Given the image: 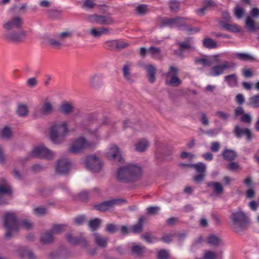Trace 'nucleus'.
I'll list each match as a JSON object with an SVG mask.
<instances>
[{"mask_svg":"<svg viewBox=\"0 0 259 259\" xmlns=\"http://www.w3.org/2000/svg\"><path fill=\"white\" fill-rule=\"evenodd\" d=\"M4 226L6 230L5 238L7 240H9L21 228L26 230L32 228V224L26 220H23L19 222L14 214L7 213L4 217Z\"/></svg>","mask_w":259,"mask_h":259,"instance_id":"nucleus-1","label":"nucleus"},{"mask_svg":"<svg viewBox=\"0 0 259 259\" xmlns=\"http://www.w3.org/2000/svg\"><path fill=\"white\" fill-rule=\"evenodd\" d=\"M69 132L67 121H56L50 127V139L55 144H61L65 141V138L68 135Z\"/></svg>","mask_w":259,"mask_h":259,"instance_id":"nucleus-2","label":"nucleus"},{"mask_svg":"<svg viewBox=\"0 0 259 259\" xmlns=\"http://www.w3.org/2000/svg\"><path fill=\"white\" fill-rule=\"evenodd\" d=\"M248 223L247 217L241 210L233 212L229 217V225L237 233H241Z\"/></svg>","mask_w":259,"mask_h":259,"instance_id":"nucleus-3","label":"nucleus"},{"mask_svg":"<svg viewBox=\"0 0 259 259\" xmlns=\"http://www.w3.org/2000/svg\"><path fill=\"white\" fill-rule=\"evenodd\" d=\"M235 66V63L225 61L211 67L209 70V74L212 76H218L223 74L225 70L234 68Z\"/></svg>","mask_w":259,"mask_h":259,"instance_id":"nucleus-4","label":"nucleus"},{"mask_svg":"<svg viewBox=\"0 0 259 259\" xmlns=\"http://www.w3.org/2000/svg\"><path fill=\"white\" fill-rule=\"evenodd\" d=\"M26 36V31L21 30L18 31L6 32L4 34V38L9 42L18 44L23 42Z\"/></svg>","mask_w":259,"mask_h":259,"instance_id":"nucleus-5","label":"nucleus"},{"mask_svg":"<svg viewBox=\"0 0 259 259\" xmlns=\"http://www.w3.org/2000/svg\"><path fill=\"white\" fill-rule=\"evenodd\" d=\"M179 69L178 68L170 66L169 67L168 71L164 73L163 75L165 77L166 80H168V84L172 87H178L182 83V80L178 77Z\"/></svg>","mask_w":259,"mask_h":259,"instance_id":"nucleus-6","label":"nucleus"},{"mask_svg":"<svg viewBox=\"0 0 259 259\" xmlns=\"http://www.w3.org/2000/svg\"><path fill=\"white\" fill-rule=\"evenodd\" d=\"M83 163L87 168L94 172H99L102 167L100 159L95 155L87 156Z\"/></svg>","mask_w":259,"mask_h":259,"instance_id":"nucleus-7","label":"nucleus"},{"mask_svg":"<svg viewBox=\"0 0 259 259\" xmlns=\"http://www.w3.org/2000/svg\"><path fill=\"white\" fill-rule=\"evenodd\" d=\"M126 203V200L124 199H113L95 205L94 208L100 211H106L115 206L120 205Z\"/></svg>","mask_w":259,"mask_h":259,"instance_id":"nucleus-8","label":"nucleus"},{"mask_svg":"<svg viewBox=\"0 0 259 259\" xmlns=\"http://www.w3.org/2000/svg\"><path fill=\"white\" fill-rule=\"evenodd\" d=\"M91 23H96L103 25H109L114 23V19L110 15H102L98 14L90 15L87 18Z\"/></svg>","mask_w":259,"mask_h":259,"instance_id":"nucleus-9","label":"nucleus"},{"mask_svg":"<svg viewBox=\"0 0 259 259\" xmlns=\"http://www.w3.org/2000/svg\"><path fill=\"white\" fill-rule=\"evenodd\" d=\"M175 26H177L180 30H183L189 34H193L198 32L200 29L198 27L192 28L190 25H186L185 22L188 20L186 17H177L175 18Z\"/></svg>","mask_w":259,"mask_h":259,"instance_id":"nucleus-10","label":"nucleus"},{"mask_svg":"<svg viewBox=\"0 0 259 259\" xmlns=\"http://www.w3.org/2000/svg\"><path fill=\"white\" fill-rule=\"evenodd\" d=\"M32 155L36 158L47 159H51L54 156V152L44 145L35 147L32 151Z\"/></svg>","mask_w":259,"mask_h":259,"instance_id":"nucleus-11","label":"nucleus"},{"mask_svg":"<svg viewBox=\"0 0 259 259\" xmlns=\"http://www.w3.org/2000/svg\"><path fill=\"white\" fill-rule=\"evenodd\" d=\"M250 16L246 17L245 24L247 29L251 32H254L256 30L255 21L253 18H259V9L255 7L249 12Z\"/></svg>","mask_w":259,"mask_h":259,"instance_id":"nucleus-12","label":"nucleus"},{"mask_svg":"<svg viewBox=\"0 0 259 259\" xmlns=\"http://www.w3.org/2000/svg\"><path fill=\"white\" fill-rule=\"evenodd\" d=\"M90 147V144L83 137H80L74 141L68 151L72 153H78L83 149Z\"/></svg>","mask_w":259,"mask_h":259,"instance_id":"nucleus-13","label":"nucleus"},{"mask_svg":"<svg viewBox=\"0 0 259 259\" xmlns=\"http://www.w3.org/2000/svg\"><path fill=\"white\" fill-rule=\"evenodd\" d=\"M54 108L51 102L49 101H44L37 107L36 110L34 112V115L37 116L39 115H48L54 112Z\"/></svg>","mask_w":259,"mask_h":259,"instance_id":"nucleus-14","label":"nucleus"},{"mask_svg":"<svg viewBox=\"0 0 259 259\" xmlns=\"http://www.w3.org/2000/svg\"><path fill=\"white\" fill-rule=\"evenodd\" d=\"M146 253V247L140 243L133 242L131 246V253L133 256L142 258Z\"/></svg>","mask_w":259,"mask_h":259,"instance_id":"nucleus-15","label":"nucleus"},{"mask_svg":"<svg viewBox=\"0 0 259 259\" xmlns=\"http://www.w3.org/2000/svg\"><path fill=\"white\" fill-rule=\"evenodd\" d=\"M130 182L140 180L142 176V168L137 164H128Z\"/></svg>","mask_w":259,"mask_h":259,"instance_id":"nucleus-16","label":"nucleus"},{"mask_svg":"<svg viewBox=\"0 0 259 259\" xmlns=\"http://www.w3.org/2000/svg\"><path fill=\"white\" fill-rule=\"evenodd\" d=\"M70 168V162L67 159L58 160L56 165V171L60 175L67 174Z\"/></svg>","mask_w":259,"mask_h":259,"instance_id":"nucleus-17","label":"nucleus"},{"mask_svg":"<svg viewBox=\"0 0 259 259\" xmlns=\"http://www.w3.org/2000/svg\"><path fill=\"white\" fill-rule=\"evenodd\" d=\"M23 25V20L19 16H15L10 19L3 25V27L7 30L14 28H19Z\"/></svg>","mask_w":259,"mask_h":259,"instance_id":"nucleus-18","label":"nucleus"},{"mask_svg":"<svg viewBox=\"0 0 259 259\" xmlns=\"http://www.w3.org/2000/svg\"><path fill=\"white\" fill-rule=\"evenodd\" d=\"M128 164L119 168L116 172V177L121 182H130Z\"/></svg>","mask_w":259,"mask_h":259,"instance_id":"nucleus-19","label":"nucleus"},{"mask_svg":"<svg viewBox=\"0 0 259 259\" xmlns=\"http://www.w3.org/2000/svg\"><path fill=\"white\" fill-rule=\"evenodd\" d=\"M12 189L6 180L2 179L0 180V205L6 203V201L3 199V196L5 194H11Z\"/></svg>","mask_w":259,"mask_h":259,"instance_id":"nucleus-20","label":"nucleus"},{"mask_svg":"<svg viewBox=\"0 0 259 259\" xmlns=\"http://www.w3.org/2000/svg\"><path fill=\"white\" fill-rule=\"evenodd\" d=\"M196 64H201L203 66H210L215 63L219 62L217 56H204L201 58H196L194 60Z\"/></svg>","mask_w":259,"mask_h":259,"instance_id":"nucleus-21","label":"nucleus"},{"mask_svg":"<svg viewBox=\"0 0 259 259\" xmlns=\"http://www.w3.org/2000/svg\"><path fill=\"white\" fill-rule=\"evenodd\" d=\"M90 85L94 89H99L103 85V77L101 74H95L91 76Z\"/></svg>","mask_w":259,"mask_h":259,"instance_id":"nucleus-22","label":"nucleus"},{"mask_svg":"<svg viewBox=\"0 0 259 259\" xmlns=\"http://www.w3.org/2000/svg\"><path fill=\"white\" fill-rule=\"evenodd\" d=\"M107 156L110 160H117L119 162H122L123 160L119 149L116 146L110 148L107 153Z\"/></svg>","mask_w":259,"mask_h":259,"instance_id":"nucleus-23","label":"nucleus"},{"mask_svg":"<svg viewBox=\"0 0 259 259\" xmlns=\"http://www.w3.org/2000/svg\"><path fill=\"white\" fill-rule=\"evenodd\" d=\"M216 5L215 2L212 0H203L202 8L196 10V12L198 15L203 16L206 11L214 8Z\"/></svg>","mask_w":259,"mask_h":259,"instance_id":"nucleus-24","label":"nucleus"},{"mask_svg":"<svg viewBox=\"0 0 259 259\" xmlns=\"http://www.w3.org/2000/svg\"><path fill=\"white\" fill-rule=\"evenodd\" d=\"M16 251L20 257L24 259H35L33 253L26 247H18Z\"/></svg>","mask_w":259,"mask_h":259,"instance_id":"nucleus-25","label":"nucleus"},{"mask_svg":"<svg viewBox=\"0 0 259 259\" xmlns=\"http://www.w3.org/2000/svg\"><path fill=\"white\" fill-rule=\"evenodd\" d=\"M234 134L237 138H241L245 135L248 140L252 138L251 132L250 129L247 128H241L239 125H235Z\"/></svg>","mask_w":259,"mask_h":259,"instance_id":"nucleus-26","label":"nucleus"},{"mask_svg":"<svg viewBox=\"0 0 259 259\" xmlns=\"http://www.w3.org/2000/svg\"><path fill=\"white\" fill-rule=\"evenodd\" d=\"M179 47L183 51H193L195 50L193 46V39L191 37H187L184 41H178L177 42Z\"/></svg>","mask_w":259,"mask_h":259,"instance_id":"nucleus-27","label":"nucleus"},{"mask_svg":"<svg viewBox=\"0 0 259 259\" xmlns=\"http://www.w3.org/2000/svg\"><path fill=\"white\" fill-rule=\"evenodd\" d=\"M146 70L147 76L148 80L151 83H154L156 81L155 73L156 71V67L153 65H148L145 66Z\"/></svg>","mask_w":259,"mask_h":259,"instance_id":"nucleus-28","label":"nucleus"},{"mask_svg":"<svg viewBox=\"0 0 259 259\" xmlns=\"http://www.w3.org/2000/svg\"><path fill=\"white\" fill-rule=\"evenodd\" d=\"M131 64L129 62H127L124 64L122 68L123 75L124 78L127 81L131 83L134 82L131 73Z\"/></svg>","mask_w":259,"mask_h":259,"instance_id":"nucleus-29","label":"nucleus"},{"mask_svg":"<svg viewBox=\"0 0 259 259\" xmlns=\"http://www.w3.org/2000/svg\"><path fill=\"white\" fill-rule=\"evenodd\" d=\"M94 240L95 243L100 247L105 248L107 246L108 238L104 237L99 233L94 234Z\"/></svg>","mask_w":259,"mask_h":259,"instance_id":"nucleus-30","label":"nucleus"},{"mask_svg":"<svg viewBox=\"0 0 259 259\" xmlns=\"http://www.w3.org/2000/svg\"><path fill=\"white\" fill-rule=\"evenodd\" d=\"M74 107L73 104L70 102H63L59 107V111L65 115H69L73 113Z\"/></svg>","mask_w":259,"mask_h":259,"instance_id":"nucleus-31","label":"nucleus"},{"mask_svg":"<svg viewBox=\"0 0 259 259\" xmlns=\"http://www.w3.org/2000/svg\"><path fill=\"white\" fill-rule=\"evenodd\" d=\"M80 127L85 135L91 136L96 139L98 138V131L96 129L92 130L90 126H87L84 122L80 124Z\"/></svg>","mask_w":259,"mask_h":259,"instance_id":"nucleus-32","label":"nucleus"},{"mask_svg":"<svg viewBox=\"0 0 259 259\" xmlns=\"http://www.w3.org/2000/svg\"><path fill=\"white\" fill-rule=\"evenodd\" d=\"M135 150L139 152L145 151L149 146L148 141L145 139H140L135 144Z\"/></svg>","mask_w":259,"mask_h":259,"instance_id":"nucleus-33","label":"nucleus"},{"mask_svg":"<svg viewBox=\"0 0 259 259\" xmlns=\"http://www.w3.org/2000/svg\"><path fill=\"white\" fill-rule=\"evenodd\" d=\"M67 241L72 244H77L80 243L84 247L88 245V243L84 239L74 237L71 234H67Z\"/></svg>","mask_w":259,"mask_h":259,"instance_id":"nucleus-34","label":"nucleus"},{"mask_svg":"<svg viewBox=\"0 0 259 259\" xmlns=\"http://www.w3.org/2000/svg\"><path fill=\"white\" fill-rule=\"evenodd\" d=\"M222 155L224 160L229 161L234 160L237 156L235 151L228 149H224Z\"/></svg>","mask_w":259,"mask_h":259,"instance_id":"nucleus-35","label":"nucleus"},{"mask_svg":"<svg viewBox=\"0 0 259 259\" xmlns=\"http://www.w3.org/2000/svg\"><path fill=\"white\" fill-rule=\"evenodd\" d=\"M235 58L242 61H253L254 57L250 54L247 53H236L234 54Z\"/></svg>","mask_w":259,"mask_h":259,"instance_id":"nucleus-36","label":"nucleus"},{"mask_svg":"<svg viewBox=\"0 0 259 259\" xmlns=\"http://www.w3.org/2000/svg\"><path fill=\"white\" fill-rule=\"evenodd\" d=\"M207 243L211 246H219L222 241L221 238L217 235L211 234L207 238Z\"/></svg>","mask_w":259,"mask_h":259,"instance_id":"nucleus-37","label":"nucleus"},{"mask_svg":"<svg viewBox=\"0 0 259 259\" xmlns=\"http://www.w3.org/2000/svg\"><path fill=\"white\" fill-rule=\"evenodd\" d=\"M224 80L231 87H235L237 84V77L235 73L225 76Z\"/></svg>","mask_w":259,"mask_h":259,"instance_id":"nucleus-38","label":"nucleus"},{"mask_svg":"<svg viewBox=\"0 0 259 259\" xmlns=\"http://www.w3.org/2000/svg\"><path fill=\"white\" fill-rule=\"evenodd\" d=\"M207 186L213 188L214 192L218 195L221 194L223 192V186L219 182H210L207 183Z\"/></svg>","mask_w":259,"mask_h":259,"instance_id":"nucleus-39","label":"nucleus"},{"mask_svg":"<svg viewBox=\"0 0 259 259\" xmlns=\"http://www.w3.org/2000/svg\"><path fill=\"white\" fill-rule=\"evenodd\" d=\"M145 221L144 217H141L138 223L131 227L132 232L134 233H139L143 231V224Z\"/></svg>","mask_w":259,"mask_h":259,"instance_id":"nucleus-40","label":"nucleus"},{"mask_svg":"<svg viewBox=\"0 0 259 259\" xmlns=\"http://www.w3.org/2000/svg\"><path fill=\"white\" fill-rule=\"evenodd\" d=\"M190 167L194 169L198 174H205L206 170V165L202 162L190 165Z\"/></svg>","mask_w":259,"mask_h":259,"instance_id":"nucleus-41","label":"nucleus"},{"mask_svg":"<svg viewBox=\"0 0 259 259\" xmlns=\"http://www.w3.org/2000/svg\"><path fill=\"white\" fill-rule=\"evenodd\" d=\"M53 235L51 231L47 232L41 237V241L44 244H50L54 241Z\"/></svg>","mask_w":259,"mask_h":259,"instance_id":"nucleus-42","label":"nucleus"},{"mask_svg":"<svg viewBox=\"0 0 259 259\" xmlns=\"http://www.w3.org/2000/svg\"><path fill=\"white\" fill-rule=\"evenodd\" d=\"M176 20L174 18H163L160 20V27H173L175 26V22Z\"/></svg>","mask_w":259,"mask_h":259,"instance_id":"nucleus-43","label":"nucleus"},{"mask_svg":"<svg viewBox=\"0 0 259 259\" xmlns=\"http://www.w3.org/2000/svg\"><path fill=\"white\" fill-rule=\"evenodd\" d=\"M220 25L222 27H223L226 30L232 32H240V29H239L237 25L235 24H227L223 21L220 22Z\"/></svg>","mask_w":259,"mask_h":259,"instance_id":"nucleus-44","label":"nucleus"},{"mask_svg":"<svg viewBox=\"0 0 259 259\" xmlns=\"http://www.w3.org/2000/svg\"><path fill=\"white\" fill-rule=\"evenodd\" d=\"M202 44L204 47L211 49L218 47L217 42L210 38H206L203 39Z\"/></svg>","mask_w":259,"mask_h":259,"instance_id":"nucleus-45","label":"nucleus"},{"mask_svg":"<svg viewBox=\"0 0 259 259\" xmlns=\"http://www.w3.org/2000/svg\"><path fill=\"white\" fill-rule=\"evenodd\" d=\"M65 225L62 224H56L52 226L50 231L53 235L61 233L65 231Z\"/></svg>","mask_w":259,"mask_h":259,"instance_id":"nucleus-46","label":"nucleus"},{"mask_svg":"<svg viewBox=\"0 0 259 259\" xmlns=\"http://www.w3.org/2000/svg\"><path fill=\"white\" fill-rule=\"evenodd\" d=\"M161 49L158 47L151 46L148 49V54L151 55L153 58H156L161 53Z\"/></svg>","mask_w":259,"mask_h":259,"instance_id":"nucleus-47","label":"nucleus"},{"mask_svg":"<svg viewBox=\"0 0 259 259\" xmlns=\"http://www.w3.org/2000/svg\"><path fill=\"white\" fill-rule=\"evenodd\" d=\"M101 223V220L99 219L96 218L92 220L89 222V226L92 231H94L97 230Z\"/></svg>","mask_w":259,"mask_h":259,"instance_id":"nucleus-48","label":"nucleus"},{"mask_svg":"<svg viewBox=\"0 0 259 259\" xmlns=\"http://www.w3.org/2000/svg\"><path fill=\"white\" fill-rule=\"evenodd\" d=\"M248 104L253 108H259V94L249 98Z\"/></svg>","mask_w":259,"mask_h":259,"instance_id":"nucleus-49","label":"nucleus"},{"mask_svg":"<svg viewBox=\"0 0 259 259\" xmlns=\"http://www.w3.org/2000/svg\"><path fill=\"white\" fill-rule=\"evenodd\" d=\"M17 113L19 116L24 117L28 114V108L25 105H20L17 110Z\"/></svg>","mask_w":259,"mask_h":259,"instance_id":"nucleus-50","label":"nucleus"},{"mask_svg":"<svg viewBox=\"0 0 259 259\" xmlns=\"http://www.w3.org/2000/svg\"><path fill=\"white\" fill-rule=\"evenodd\" d=\"M33 213L37 216H43L47 213V209L44 206H38L33 209Z\"/></svg>","mask_w":259,"mask_h":259,"instance_id":"nucleus-51","label":"nucleus"},{"mask_svg":"<svg viewBox=\"0 0 259 259\" xmlns=\"http://www.w3.org/2000/svg\"><path fill=\"white\" fill-rule=\"evenodd\" d=\"M12 136V131L10 128L5 127L0 132V136L4 139H9Z\"/></svg>","mask_w":259,"mask_h":259,"instance_id":"nucleus-52","label":"nucleus"},{"mask_svg":"<svg viewBox=\"0 0 259 259\" xmlns=\"http://www.w3.org/2000/svg\"><path fill=\"white\" fill-rule=\"evenodd\" d=\"M119 226L113 224H108L106 225L105 231L110 234H114L119 230Z\"/></svg>","mask_w":259,"mask_h":259,"instance_id":"nucleus-53","label":"nucleus"},{"mask_svg":"<svg viewBox=\"0 0 259 259\" xmlns=\"http://www.w3.org/2000/svg\"><path fill=\"white\" fill-rule=\"evenodd\" d=\"M169 7L171 11L178 12L180 9V4L176 0H170L169 2Z\"/></svg>","mask_w":259,"mask_h":259,"instance_id":"nucleus-54","label":"nucleus"},{"mask_svg":"<svg viewBox=\"0 0 259 259\" xmlns=\"http://www.w3.org/2000/svg\"><path fill=\"white\" fill-rule=\"evenodd\" d=\"M96 5L94 0H83L82 6L83 8H88L90 9H93Z\"/></svg>","mask_w":259,"mask_h":259,"instance_id":"nucleus-55","label":"nucleus"},{"mask_svg":"<svg viewBox=\"0 0 259 259\" xmlns=\"http://www.w3.org/2000/svg\"><path fill=\"white\" fill-rule=\"evenodd\" d=\"M245 13V10L240 7L237 6L234 8V14L238 19L242 18Z\"/></svg>","mask_w":259,"mask_h":259,"instance_id":"nucleus-56","label":"nucleus"},{"mask_svg":"<svg viewBox=\"0 0 259 259\" xmlns=\"http://www.w3.org/2000/svg\"><path fill=\"white\" fill-rule=\"evenodd\" d=\"M137 12L141 15H145L148 12L147 6L142 4L138 6L136 9Z\"/></svg>","mask_w":259,"mask_h":259,"instance_id":"nucleus-57","label":"nucleus"},{"mask_svg":"<svg viewBox=\"0 0 259 259\" xmlns=\"http://www.w3.org/2000/svg\"><path fill=\"white\" fill-rule=\"evenodd\" d=\"M175 237V234H165L160 240L166 243H169L171 242L173 239Z\"/></svg>","mask_w":259,"mask_h":259,"instance_id":"nucleus-58","label":"nucleus"},{"mask_svg":"<svg viewBox=\"0 0 259 259\" xmlns=\"http://www.w3.org/2000/svg\"><path fill=\"white\" fill-rule=\"evenodd\" d=\"M117 40H112L106 41V48L110 50H116Z\"/></svg>","mask_w":259,"mask_h":259,"instance_id":"nucleus-59","label":"nucleus"},{"mask_svg":"<svg viewBox=\"0 0 259 259\" xmlns=\"http://www.w3.org/2000/svg\"><path fill=\"white\" fill-rule=\"evenodd\" d=\"M48 42L52 47L56 49H60L62 46V43L60 41L54 38L49 39Z\"/></svg>","mask_w":259,"mask_h":259,"instance_id":"nucleus-60","label":"nucleus"},{"mask_svg":"<svg viewBox=\"0 0 259 259\" xmlns=\"http://www.w3.org/2000/svg\"><path fill=\"white\" fill-rule=\"evenodd\" d=\"M48 15L50 18L56 19L61 16V12L58 10H51L48 11Z\"/></svg>","mask_w":259,"mask_h":259,"instance_id":"nucleus-61","label":"nucleus"},{"mask_svg":"<svg viewBox=\"0 0 259 259\" xmlns=\"http://www.w3.org/2000/svg\"><path fill=\"white\" fill-rule=\"evenodd\" d=\"M217 254L215 252L212 251H206L203 254V259H216Z\"/></svg>","mask_w":259,"mask_h":259,"instance_id":"nucleus-62","label":"nucleus"},{"mask_svg":"<svg viewBox=\"0 0 259 259\" xmlns=\"http://www.w3.org/2000/svg\"><path fill=\"white\" fill-rule=\"evenodd\" d=\"M168 251L165 249L160 250L157 253L158 259H168Z\"/></svg>","mask_w":259,"mask_h":259,"instance_id":"nucleus-63","label":"nucleus"},{"mask_svg":"<svg viewBox=\"0 0 259 259\" xmlns=\"http://www.w3.org/2000/svg\"><path fill=\"white\" fill-rule=\"evenodd\" d=\"M222 130V128H214L207 131H203V133L207 135L213 137L217 135Z\"/></svg>","mask_w":259,"mask_h":259,"instance_id":"nucleus-64","label":"nucleus"}]
</instances>
